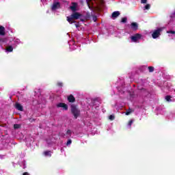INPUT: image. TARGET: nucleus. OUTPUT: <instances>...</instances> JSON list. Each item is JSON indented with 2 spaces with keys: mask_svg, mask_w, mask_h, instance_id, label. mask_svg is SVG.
<instances>
[{
  "mask_svg": "<svg viewBox=\"0 0 175 175\" xmlns=\"http://www.w3.org/2000/svg\"><path fill=\"white\" fill-rule=\"evenodd\" d=\"M83 16V14L79 13V12H74L70 16H67V21L69 22L70 24H73L76 23L75 20H79V18H81Z\"/></svg>",
  "mask_w": 175,
  "mask_h": 175,
  "instance_id": "1",
  "label": "nucleus"
},
{
  "mask_svg": "<svg viewBox=\"0 0 175 175\" xmlns=\"http://www.w3.org/2000/svg\"><path fill=\"white\" fill-rule=\"evenodd\" d=\"M70 111L72 116H74V118H75V120H77V118L80 117L81 111L80 109L77 108V105L74 104L71 105Z\"/></svg>",
  "mask_w": 175,
  "mask_h": 175,
  "instance_id": "2",
  "label": "nucleus"
},
{
  "mask_svg": "<svg viewBox=\"0 0 175 175\" xmlns=\"http://www.w3.org/2000/svg\"><path fill=\"white\" fill-rule=\"evenodd\" d=\"M161 32H162V28L161 27L154 30L152 34V38H153V39H157V38H159V36H161Z\"/></svg>",
  "mask_w": 175,
  "mask_h": 175,
  "instance_id": "3",
  "label": "nucleus"
},
{
  "mask_svg": "<svg viewBox=\"0 0 175 175\" xmlns=\"http://www.w3.org/2000/svg\"><path fill=\"white\" fill-rule=\"evenodd\" d=\"M142 38V34L136 33L134 36H132L131 39L132 42H136L139 40V39Z\"/></svg>",
  "mask_w": 175,
  "mask_h": 175,
  "instance_id": "4",
  "label": "nucleus"
},
{
  "mask_svg": "<svg viewBox=\"0 0 175 175\" xmlns=\"http://www.w3.org/2000/svg\"><path fill=\"white\" fill-rule=\"evenodd\" d=\"M61 8V4L59 2H54L51 6V10H57Z\"/></svg>",
  "mask_w": 175,
  "mask_h": 175,
  "instance_id": "5",
  "label": "nucleus"
},
{
  "mask_svg": "<svg viewBox=\"0 0 175 175\" xmlns=\"http://www.w3.org/2000/svg\"><path fill=\"white\" fill-rule=\"evenodd\" d=\"M56 106L58 108L62 107L63 109V110H68V105H66L64 103H59L57 104Z\"/></svg>",
  "mask_w": 175,
  "mask_h": 175,
  "instance_id": "6",
  "label": "nucleus"
},
{
  "mask_svg": "<svg viewBox=\"0 0 175 175\" xmlns=\"http://www.w3.org/2000/svg\"><path fill=\"white\" fill-rule=\"evenodd\" d=\"M67 100H68L70 103H75V102H76V98H75L74 95L70 94L68 96Z\"/></svg>",
  "mask_w": 175,
  "mask_h": 175,
  "instance_id": "7",
  "label": "nucleus"
},
{
  "mask_svg": "<svg viewBox=\"0 0 175 175\" xmlns=\"http://www.w3.org/2000/svg\"><path fill=\"white\" fill-rule=\"evenodd\" d=\"M5 31V27L0 25V36H5V35H6V32Z\"/></svg>",
  "mask_w": 175,
  "mask_h": 175,
  "instance_id": "8",
  "label": "nucleus"
},
{
  "mask_svg": "<svg viewBox=\"0 0 175 175\" xmlns=\"http://www.w3.org/2000/svg\"><path fill=\"white\" fill-rule=\"evenodd\" d=\"M16 109H17V110H19V111H23L24 110V107H23V105H21V104L16 103V105H15Z\"/></svg>",
  "mask_w": 175,
  "mask_h": 175,
  "instance_id": "9",
  "label": "nucleus"
},
{
  "mask_svg": "<svg viewBox=\"0 0 175 175\" xmlns=\"http://www.w3.org/2000/svg\"><path fill=\"white\" fill-rule=\"evenodd\" d=\"M72 5L70 6V9L72 10V12H76V10H77V3H72Z\"/></svg>",
  "mask_w": 175,
  "mask_h": 175,
  "instance_id": "10",
  "label": "nucleus"
},
{
  "mask_svg": "<svg viewBox=\"0 0 175 175\" xmlns=\"http://www.w3.org/2000/svg\"><path fill=\"white\" fill-rule=\"evenodd\" d=\"M120 12L119 11H115L112 13L111 14V17L112 18H117V17H118V16H120Z\"/></svg>",
  "mask_w": 175,
  "mask_h": 175,
  "instance_id": "11",
  "label": "nucleus"
},
{
  "mask_svg": "<svg viewBox=\"0 0 175 175\" xmlns=\"http://www.w3.org/2000/svg\"><path fill=\"white\" fill-rule=\"evenodd\" d=\"M139 27V25L136 23H131V28L132 29H134V31H136L137 28Z\"/></svg>",
  "mask_w": 175,
  "mask_h": 175,
  "instance_id": "12",
  "label": "nucleus"
},
{
  "mask_svg": "<svg viewBox=\"0 0 175 175\" xmlns=\"http://www.w3.org/2000/svg\"><path fill=\"white\" fill-rule=\"evenodd\" d=\"M6 51H8L9 53H12V51H13V46H8L6 48Z\"/></svg>",
  "mask_w": 175,
  "mask_h": 175,
  "instance_id": "13",
  "label": "nucleus"
},
{
  "mask_svg": "<svg viewBox=\"0 0 175 175\" xmlns=\"http://www.w3.org/2000/svg\"><path fill=\"white\" fill-rule=\"evenodd\" d=\"M51 151H45L44 152L45 157H51Z\"/></svg>",
  "mask_w": 175,
  "mask_h": 175,
  "instance_id": "14",
  "label": "nucleus"
},
{
  "mask_svg": "<svg viewBox=\"0 0 175 175\" xmlns=\"http://www.w3.org/2000/svg\"><path fill=\"white\" fill-rule=\"evenodd\" d=\"M94 105H96V103H100V101L99 100V98H94L93 100Z\"/></svg>",
  "mask_w": 175,
  "mask_h": 175,
  "instance_id": "15",
  "label": "nucleus"
},
{
  "mask_svg": "<svg viewBox=\"0 0 175 175\" xmlns=\"http://www.w3.org/2000/svg\"><path fill=\"white\" fill-rule=\"evenodd\" d=\"M151 8V5L146 4L144 7V10H150V8Z\"/></svg>",
  "mask_w": 175,
  "mask_h": 175,
  "instance_id": "16",
  "label": "nucleus"
},
{
  "mask_svg": "<svg viewBox=\"0 0 175 175\" xmlns=\"http://www.w3.org/2000/svg\"><path fill=\"white\" fill-rule=\"evenodd\" d=\"M133 111H134L129 108V110L126 111V116H129V114H131V113H132Z\"/></svg>",
  "mask_w": 175,
  "mask_h": 175,
  "instance_id": "17",
  "label": "nucleus"
},
{
  "mask_svg": "<svg viewBox=\"0 0 175 175\" xmlns=\"http://www.w3.org/2000/svg\"><path fill=\"white\" fill-rule=\"evenodd\" d=\"M20 128H21V126L20 124H14V129H20Z\"/></svg>",
  "mask_w": 175,
  "mask_h": 175,
  "instance_id": "18",
  "label": "nucleus"
},
{
  "mask_svg": "<svg viewBox=\"0 0 175 175\" xmlns=\"http://www.w3.org/2000/svg\"><path fill=\"white\" fill-rule=\"evenodd\" d=\"M148 69L150 73H152V72H154V67L153 66H148Z\"/></svg>",
  "mask_w": 175,
  "mask_h": 175,
  "instance_id": "19",
  "label": "nucleus"
},
{
  "mask_svg": "<svg viewBox=\"0 0 175 175\" xmlns=\"http://www.w3.org/2000/svg\"><path fill=\"white\" fill-rule=\"evenodd\" d=\"M126 21H128V18H126V17H124L121 20V23H126Z\"/></svg>",
  "mask_w": 175,
  "mask_h": 175,
  "instance_id": "20",
  "label": "nucleus"
},
{
  "mask_svg": "<svg viewBox=\"0 0 175 175\" xmlns=\"http://www.w3.org/2000/svg\"><path fill=\"white\" fill-rule=\"evenodd\" d=\"M5 42H6V38H0V44L5 43Z\"/></svg>",
  "mask_w": 175,
  "mask_h": 175,
  "instance_id": "21",
  "label": "nucleus"
},
{
  "mask_svg": "<svg viewBox=\"0 0 175 175\" xmlns=\"http://www.w3.org/2000/svg\"><path fill=\"white\" fill-rule=\"evenodd\" d=\"M171 98L172 97L170 96H165V100H167V102H170Z\"/></svg>",
  "mask_w": 175,
  "mask_h": 175,
  "instance_id": "22",
  "label": "nucleus"
},
{
  "mask_svg": "<svg viewBox=\"0 0 175 175\" xmlns=\"http://www.w3.org/2000/svg\"><path fill=\"white\" fill-rule=\"evenodd\" d=\"M57 85H58V87H63L64 86V83L62 82H58L57 83Z\"/></svg>",
  "mask_w": 175,
  "mask_h": 175,
  "instance_id": "23",
  "label": "nucleus"
},
{
  "mask_svg": "<svg viewBox=\"0 0 175 175\" xmlns=\"http://www.w3.org/2000/svg\"><path fill=\"white\" fill-rule=\"evenodd\" d=\"M70 144H72V139H68L66 143V146H70Z\"/></svg>",
  "mask_w": 175,
  "mask_h": 175,
  "instance_id": "24",
  "label": "nucleus"
},
{
  "mask_svg": "<svg viewBox=\"0 0 175 175\" xmlns=\"http://www.w3.org/2000/svg\"><path fill=\"white\" fill-rule=\"evenodd\" d=\"M66 135H69L70 136L72 135V131L70 130H68L66 133Z\"/></svg>",
  "mask_w": 175,
  "mask_h": 175,
  "instance_id": "25",
  "label": "nucleus"
},
{
  "mask_svg": "<svg viewBox=\"0 0 175 175\" xmlns=\"http://www.w3.org/2000/svg\"><path fill=\"white\" fill-rule=\"evenodd\" d=\"M109 120H111V121H113L114 120V116L113 115H110L109 117Z\"/></svg>",
  "mask_w": 175,
  "mask_h": 175,
  "instance_id": "26",
  "label": "nucleus"
},
{
  "mask_svg": "<svg viewBox=\"0 0 175 175\" xmlns=\"http://www.w3.org/2000/svg\"><path fill=\"white\" fill-rule=\"evenodd\" d=\"M132 124H133V120H129V126H132Z\"/></svg>",
  "mask_w": 175,
  "mask_h": 175,
  "instance_id": "27",
  "label": "nucleus"
},
{
  "mask_svg": "<svg viewBox=\"0 0 175 175\" xmlns=\"http://www.w3.org/2000/svg\"><path fill=\"white\" fill-rule=\"evenodd\" d=\"M167 33H172L173 35H174L175 31H167Z\"/></svg>",
  "mask_w": 175,
  "mask_h": 175,
  "instance_id": "28",
  "label": "nucleus"
},
{
  "mask_svg": "<svg viewBox=\"0 0 175 175\" xmlns=\"http://www.w3.org/2000/svg\"><path fill=\"white\" fill-rule=\"evenodd\" d=\"M96 20H98L96 16H93V21H94V23H96Z\"/></svg>",
  "mask_w": 175,
  "mask_h": 175,
  "instance_id": "29",
  "label": "nucleus"
},
{
  "mask_svg": "<svg viewBox=\"0 0 175 175\" xmlns=\"http://www.w3.org/2000/svg\"><path fill=\"white\" fill-rule=\"evenodd\" d=\"M141 3H147V0H141Z\"/></svg>",
  "mask_w": 175,
  "mask_h": 175,
  "instance_id": "30",
  "label": "nucleus"
},
{
  "mask_svg": "<svg viewBox=\"0 0 175 175\" xmlns=\"http://www.w3.org/2000/svg\"><path fill=\"white\" fill-rule=\"evenodd\" d=\"M75 27H76V28H79V27H80L79 23H76V24H75Z\"/></svg>",
  "mask_w": 175,
  "mask_h": 175,
  "instance_id": "31",
  "label": "nucleus"
},
{
  "mask_svg": "<svg viewBox=\"0 0 175 175\" xmlns=\"http://www.w3.org/2000/svg\"><path fill=\"white\" fill-rule=\"evenodd\" d=\"M23 175H29V173H28V172H24V173L23 174Z\"/></svg>",
  "mask_w": 175,
  "mask_h": 175,
  "instance_id": "32",
  "label": "nucleus"
},
{
  "mask_svg": "<svg viewBox=\"0 0 175 175\" xmlns=\"http://www.w3.org/2000/svg\"><path fill=\"white\" fill-rule=\"evenodd\" d=\"M139 90H140V91H146V89H145V88H140V89H139Z\"/></svg>",
  "mask_w": 175,
  "mask_h": 175,
  "instance_id": "33",
  "label": "nucleus"
},
{
  "mask_svg": "<svg viewBox=\"0 0 175 175\" xmlns=\"http://www.w3.org/2000/svg\"><path fill=\"white\" fill-rule=\"evenodd\" d=\"M86 2H87V3H88V6H90V0H86Z\"/></svg>",
  "mask_w": 175,
  "mask_h": 175,
  "instance_id": "34",
  "label": "nucleus"
},
{
  "mask_svg": "<svg viewBox=\"0 0 175 175\" xmlns=\"http://www.w3.org/2000/svg\"><path fill=\"white\" fill-rule=\"evenodd\" d=\"M80 20H81V21H84V19H83V18H81Z\"/></svg>",
  "mask_w": 175,
  "mask_h": 175,
  "instance_id": "35",
  "label": "nucleus"
}]
</instances>
